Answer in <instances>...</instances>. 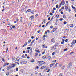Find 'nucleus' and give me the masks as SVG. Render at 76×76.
<instances>
[{
  "mask_svg": "<svg viewBox=\"0 0 76 76\" xmlns=\"http://www.w3.org/2000/svg\"><path fill=\"white\" fill-rule=\"evenodd\" d=\"M63 18L65 19H66V15L64 14L63 15Z\"/></svg>",
  "mask_w": 76,
  "mask_h": 76,
  "instance_id": "a878e982",
  "label": "nucleus"
},
{
  "mask_svg": "<svg viewBox=\"0 0 76 76\" xmlns=\"http://www.w3.org/2000/svg\"><path fill=\"white\" fill-rule=\"evenodd\" d=\"M21 57H22V58H25V56H24V55H22L21 56Z\"/></svg>",
  "mask_w": 76,
  "mask_h": 76,
  "instance_id": "b1692460",
  "label": "nucleus"
},
{
  "mask_svg": "<svg viewBox=\"0 0 76 76\" xmlns=\"http://www.w3.org/2000/svg\"><path fill=\"white\" fill-rule=\"evenodd\" d=\"M72 8L74 9H75V7H73V5L72 6Z\"/></svg>",
  "mask_w": 76,
  "mask_h": 76,
  "instance_id": "37998d69",
  "label": "nucleus"
},
{
  "mask_svg": "<svg viewBox=\"0 0 76 76\" xmlns=\"http://www.w3.org/2000/svg\"><path fill=\"white\" fill-rule=\"evenodd\" d=\"M56 46H58V43H56Z\"/></svg>",
  "mask_w": 76,
  "mask_h": 76,
  "instance_id": "e433bc0d",
  "label": "nucleus"
},
{
  "mask_svg": "<svg viewBox=\"0 0 76 76\" xmlns=\"http://www.w3.org/2000/svg\"><path fill=\"white\" fill-rule=\"evenodd\" d=\"M34 59H32L31 61L32 63H33V62H34Z\"/></svg>",
  "mask_w": 76,
  "mask_h": 76,
  "instance_id": "8fccbe9b",
  "label": "nucleus"
},
{
  "mask_svg": "<svg viewBox=\"0 0 76 76\" xmlns=\"http://www.w3.org/2000/svg\"><path fill=\"white\" fill-rule=\"evenodd\" d=\"M57 64H58V63H56L55 65V66L56 67H57Z\"/></svg>",
  "mask_w": 76,
  "mask_h": 76,
  "instance_id": "6ab92c4d",
  "label": "nucleus"
},
{
  "mask_svg": "<svg viewBox=\"0 0 76 76\" xmlns=\"http://www.w3.org/2000/svg\"><path fill=\"white\" fill-rule=\"evenodd\" d=\"M46 68V66H43L42 67H41L40 68V69L41 70H42V69H45Z\"/></svg>",
  "mask_w": 76,
  "mask_h": 76,
  "instance_id": "9d476101",
  "label": "nucleus"
},
{
  "mask_svg": "<svg viewBox=\"0 0 76 76\" xmlns=\"http://www.w3.org/2000/svg\"><path fill=\"white\" fill-rule=\"evenodd\" d=\"M23 64H26V63H27V61H24L23 62Z\"/></svg>",
  "mask_w": 76,
  "mask_h": 76,
  "instance_id": "a211bd4d",
  "label": "nucleus"
},
{
  "mask_svg": "<svg viewBox=\"0 0 76 76\" xmlns=\"http://www.w3.org/2000/svg\"><path fill=\"white\" fill-rule=\"evenodd\" d=\"M30 18H31V19L32 20L33 19H34V16H31L30 17Z\"/></svg>",
  "mask_w": 76,
  "mask_h": 76,
  "instance_id": "cd10ccee",
  "label": "nucleus"
},
{
  "mask_svg": "<svg viewBox=\"0 0 76 76\" xmlns=\"http://www.w3.org/2000/svg\"><path fill=\"white\" fill-rule=\"evenodd\" d=\"M62 42H64V41H65V40L64 39H63L62 40Z\"/></svg>",
  "mask_w": 76,
  "mask_h": 76,
  "instance_id": "de8ad7c7",
  "label": "nucleus"
},
{
  "mask_svg": "<svg viewBox=\"0 0 76 76\" xmlns=\"http://www.w3.org/2000/svg\"><path fill=\"white\" fill-rule=\"evenodd\" d=\"M67 49L66 48V49H64V51H67Z\"/></svg>",
  "mask_w": 76,
  "mask_h": 76,
  "instance_id": "79ce46f5",
  "label": "nucleus"
},
{
  "mask_svg": "<svg viewBox=\"0 0 76 76\" xmlns=\"http://www.w3.org/2000/svg\"><path fill=\"white\" fill-rule=\"evenodd\" d=\"M35 51L36 52H38L39 53V51L38 50V48H37L35 50Z\"/></svg>",
  "mask_w": 76,
  "mask_h": 76,
  "instance_id": "2eb2a0df",
  "label": "nucleus"
},
{
  "mask_svg": "<svg viewBox=\"0 0 76 76\" xmlns=\"http://www.w3.org/2000/svg\"><path fill=\"white\" fill-rule=\"evenodd\" d=\"M52 63H56V60H53L52 61Z\"/></svg>",
  "mask_w": 76,
  "mask_h": 76,
  "instance_id": "5701e85b",
  "label": "nucleus"
},
{
  "mask_svg": "<svg viewBox=\"0 0 76 76\" xmlns=\"http://www.w3.org/2000/svg\"><path fill=\"white\" fill-rule=\"evenodd\" d=\"M15 62L16 63H17L18 64V65H19V63H19V61H18L17 60L15 61Z\"/></svg>",
  "mask_w": 76,
  "mask_h": 76,
  "instance_id": "f8f14e48",
  "label": "nucleus"
},
{
  "mask_svg": "<svg viewBox=\"0 0 76 76\" xmlns=\"http://www.w3.org/2000/svg\"><path fill=\"white\" fill-rule=\"evenodd\" d=\"M36 55H38V53H35V55L36 56Z\"/></svg>",
  "mask_w": 76,
  "mask_h": 76,
  "instance_id": "e2e57ef3",
  "label": "nucleus"
},
{
  "mask_svg": "<svg viewBox=\"0 0 76 76\" xmlns=\"http://www.w3.org/2000/svg\"><path fill=\"white\" fill-rule=\"evenodd\" d=\"M31 39L29 40H28V42H29V43L31 42Z\"/></svg>",
  "mask_w": 76,
  "mask_h": 76,
  "instance_id": "0e129e2a",
  "label": "nucleus"
},
{
  "mask_svg": "<svg viewBox=\"0 0 76 76\" xmlns=\"http://www.w3.org/2000/svg\"><path fill=\"white\" fill-rule=\"evenodd\" d=\"M50 69H48L47 71V73H49V72H50Z\"/></svg>",
  "mask_w": 76,
  "mask_h": 76,
  "instance_id": "3c124183",
  "label": "nucleus"
},
{
  "mask_svg": "<svg viewBox=\"0 0 76 76\" xmlns=\"http://www.w3.org/2000/svg\"><path fill=\"white\" fill-rule=\"evenodd\" d=\"M65 3L64 1H62L60 4V5H62V6H64V5Z\"/></svg>",
  "mask_w": 76,
  "mask_h": 76,
  "instance_id": "7ed1b4c3",
  "label": "nucleus"
},
{
  "mask_svg": "<svg viewBox=\"0 0 76 76\" xmlns=\"http://www.w3.org/2000/svg\"><path fill=\"white\" fill-rule=\"evenodd\" d=\"M50 16H53V13H50Z\"/></svg>",
  "mask_w": 76,
  "mask_h": 76,
  "instance_id": "ea45409f",
  "label": "nucleus"
},
{
  "mask_svg": "<svg viewBox=\"0 0 76 76\" xmlns=\"http://www.w3.org/2000/svg\"><path fill=\"white\" fill-rule=\"evenodd\" d=\"M16 71H18V68H16Z\"/></svg>",
  "mask_w": 76,
  "mask_h": 76,
  "instance_id": "bf43d9fd",
  "label": "nucleus"
},
{
  "mask_svg": "<svg viewBox=\"0 0 76 76\" xmlns=\"http://www.w3.org/2000/svg\"><path fill=\"white\" fill-rule=\"evenodd\" d=\"M72 67V63H70L67 66V68L68 69H70V68H71Z\"/></svg>",
  "mask_w": 76,
  "mask_h": 76,
  "instance_id": "f03ea898",
  "label": "nucleus"
},
{
  "mask_svg": "<svg viewBox=\"0 0 76 76\" xmlns=\"http://www.w3.org/2000/svg\"><path fill=\"white\" fill-rule=\"evenodd\" d=\"M65 68V66L64 65L61 67V69H62V70H64V69Z\"/></svg>",
  "mask_w": 76,
  "mask_h": 76,
  "instance_id": "f3484780",
  "label": "nucleus"
},
{
  "mask_svg": "<svg viewBox=\"0 0 76 76\" xmlns=\"http://www.w3.org/2000/svg\"><path fill=\"white\" fill-rule=\"evenodd\" d=\"M54 38H53L51 40V42H53V43H54V42H55V41H54Z\"/></svg>",
  "mask_w": 76,
  "mask_h": 76,
  "instance_id": "6e6552de",
  "label": "nucleus"
},
{
  "mask_svg": "<svg viewBox=\"0 0 76 76\" xmlns=\"http://www.w3.org/2000/svg\"><path fill=\"white\" fill-rule=\"evenodd\" d=\"M53 10H56V8H53Z\"/></svg>",
  "mask_w": 76,
  "mask_h": 76,
  "instance_id": "13d9d810",
  "label": "nucleus"
},
{
  "mask_svg": "<svg viewBox=\"0 0 76 76\" xmlns=\"http://www.w3.org/2000/svg\"><path fill=\"white\" fill-rule=\"evenodd\" d=\"M12 60H16V57H13L12 58Z\"/></svg>",
  "mask_w": 76,
  "mask_h": 76,
  "instance_id": "dca6fc26",
  "label": "nucleus"
},
{
  "mask_svg": "<svg viewBox=\"0 0 76 76\" xmlns=\"http://www.w3.org/2000/svg\"><path fill=\"white\" fill-rule=\"evenodd\" d=\"M2 61H3V62H5V60H4V59H3V58H2Z\"/></svg>",
  "mask_w": 76,
  "mask_h": 76,
  "instance_id": "4c0bfd02",
  "label": "nucleus"
},
{
  "mask_svg": "<svg viewBox=\"0 0 76 76\" xmlns=\"http://www.w3.org/2000/svg\"><path fill=\"white\" fill-rule=\"evenodd\" d=\"M66 23H67V22L66 21H64V25H66Z\"/></svg>",
  "mask_w": 76,
  "mask_h": 76,
  "instance_id": "a19ab883",
  "label": "nucleus"
},
{
  "mask_svg": "<svg viewBox=\"0 0 76 76\" xmlns=\"http://www.w3.org/2000/svg\"><path fill=\"white\" fill-rule=\"evenodd\" d=\"M35 39H34L32 41V42L31 43V44H33V43H34V42H35Z\"/></svg>",
  "mask_w": 76,
  "mask_h": 76,
  "instance_id": "c85d7f7f",
  "label": "nucleus"
},
{
  "mask_svg": "<svg viewBox=\"0 0 76 76\" xmlns=\"http://www.w3.org/2000/svg\"><path fill=\"white\" fill-rule=\"evenodd\" d=\"M30 55H32V51H30Z\"/></svg>",
  "mask_w": 76,
  "mask_h": 76,
  "instance_id": "72a5a7b5",
  "label": "nucleus"
},
{
  "mask_svg": "<svg viewBox=\"0 0 76 76\" xmlns=\"http://www.w3.org/2000/svg\"><path fill=\"white\" fill-rule=\"evenodd\" d=\"M68 41V39H66V40H65V42H67V41Z\"/></svg>",
  "mask_w": 76,
  "mask_h": 76,
  "instance_id": "774afa93",
  "label": "nucleus"
},
{
  "mask_svg": "<svg viewBox=\"0 0 76 76\" xmlns=\"http://www.w3.org/2000/svg\"><path fill=\"white\" fill-rule=\"evenodd\" d=\"M55 64V63H52L50 65V67H53V66H54V65Z\"/></svg>",
  "mask_w": 76,
  "mask_h": 76,
  "instance_id": "423d86ee",
  "label": "nucleus"
},
{
  "mask_svg": "<svg viewBox=\"0 0 76 76\" xmlns=\"http://www.w3.org/2000/svg\"><path fill=\"white\" fill-rule=\"evenodd\" d=\"M42 54H44L45 53V52H42Z\"/></svg>",
  "mask_w": 76,
  "mask_h": 76,
  "instance_id": "680f3d73",
  "label": "nucleus"
},
{
  "mask_svg": "<svg viewBox=\"0 0 76 76\" xmlns=\"http://www.w3.org/2000/svg\"><path fill=\"white\" fill-rule=\"evenodd\" d=\"M42 58H43V59H45L47 58L45 56H44L43 57H42Z\"/></svg>",
  "mask_w": 76,
  "mask_h": 76,
  "instance_id": "7c9ffc66",
  "label": "nucleus"
},
{
  "mask_svg": "<svg viewBox=\"0 0 76 76\" xmlns=\"http://www.w3.org/2000/svg\"><path fill=\"white\" fill-rule=\"evenodd\" d=\"M56 18H59V15H56Z\"/></svg>",
  "mask_w": 76,
  "mask_h": 76,
  "instance_id": "58836bf2",
  "label": "nucleus"
},
{
  "mask_svg": "<svg viewBox=\"0 0 76 76\" xmlns=\"http://www.w3.org/2000/svg\"><path fill=\"white\" fill-rule=\"evenodd\" d=\"M30 51H32V48H31V49H30Z\"/></svg>",
  "mask_w": 76,
  "mask_h": 76,
  "instance_id": "49530a36",
  "label": "nucleus"
},
{
  "mask_svg": "<svg viewBox=\"0 0 76 76\" xmlns=\"http://www.w3.org/2000/svg\"><path fill=\"white\" fill-rule=\"evenodd\" d=\"M16 65V64H12L10 66L11 67V68H12V67H15Z\"/></svg>",
  "mask_w": 76,
  "mask_h": 76,
  "instance_id": "f257e3e1",
  "label": "nucleus"
},
{
  "mask_svg": "<svg viewBox=\"0 0 76 76\" xmlns=\"http://www.w3.org/2000/svg\"><path fill=\"white\" fill-rule=\"evenodd\" d=\"M59 20L58 19H57L56 20V22H58Z\"/></svg>",
  "mask_w": 76,
  "mask_h": 76,
  "instance_id": "603ef678",
  "label": "nucleus"
},
{
  "mask_svg": "<svg viewBox=\"0 0 76 76\" xmlns=\"http://www.w3.org/2000/svg\"><path fill=\"white\" fill-rule=\"evenodd\" d=\"M30 49H31V47L27 48V50H29Z\"/></svg>",
  "mask_w": 76,
  "mask_h": 76,
  "instance_id": "5fc2aeb1",
  "label": "nucleus"
},
{
  "mask_svg": "<svg viewBox=\"0 0 76 76\" xmlns=\"http://www.w3.org/2000/svg\"><path fill=\"white\" fill-rule=\"evenodd\" d=\"M7 49L6 50V53L7 52V51H8V48H7Z\"/></svg>",
  "mask_w": 76,
  "mask_h": 76,
  "instance_id": "052dcab7",
  "label": "nucleus"
},
{
  "mask_svg": "<svg viewBox=\"0 0 76 76\" xmlns=\"http://www.w3.org/2000/svg\"><path fill=\"white\" fill-rule=\"evenodd\" d=\"M55 54V52H53V53H52V56L54 55Z\"/></svg>",
  "mask_w": 76,
  "mask_h": 76,
  "instance_id": "c03bdc74",
  "label": "nucleus"
},
{
  "mask_svg": "<svg viewBox=\"0 0 76 76\" xmlns=\"http://www.w3.org/2000/svg\"><path fill=\"white\" fill-rule=\"evenodd\" d=\"M35 13V11H34V10H33L32 11H31V13L32 14H34V13Z\"/></svg>",
  "mask_w": 76,
  "mask_h": 76,
  "instance_id": "4be33fe9",
  "label": "nucleus"
},
{
  "mask_svg": "<svg viewBox=\"0 0 76 76\" xmlns=\"http://www.w3.org/2000/svg\"><path fill=\"white\" fill-rule=\"evenodd\" d=\"M22 17H20V22H22Z\"/></svg>",
  "mask_w": 76,
  "mask_h": 76,
  "instance_id": "c756f323",
  "label": "nucleus"
},
{
  "mask_svg": "<svg viewBox=\"0 0 76 76\" xmlns=\"http://www.w3.org/2000/svg\"><path fill=\"white\" fill-rule=\"evenodd\" d=\"M69 7V6H68V4L66 5H65V9L66 10H67L68 9V7Z\"/></svg>",
  "mask_w": 76,
  "mask_h": 76,
  "instance_id": "0eeeda50",
  "label": "nucleus"
},
{
  "mask_svg": "<svg viewBox=\"0 0 76 76\" xmlns=\"http://www.w3.org/2000/svg\"><path fill=\"white\" fill-rule=\"evenodd\" d=\"M70 26L71 27H73V24H71L70 25Z\"/></svg>",
  "mask_w": 76,
  "mask_h": 76,
  "instance_id": "412c9836",
  "label": "nucleus"
},
{
  "mask_svg": "<svg viewBox=\"0 0 76 76\" xmlns=\"http://www.w3.org/2000/svg\"><path fill=\"white\" fill-rule=\"evenodd\" d=\"M10 69H11V67L10 66V65L8 66H7V70H9Z\"/></svg>",
  "mask_w": 76,
  "mask_h": 76,
  "instance_id": "39448f33",
  "label": "nucleus"
},
{
  "mask_svg": "<svg viewBox=\"0 0 76 76\" xmlns=\"http://www.w3.org/2000/svg\"><path fill=\"white\" fill-rule=\"evenodd\" d=\"M50 19H51V18L49 17L48 18V20H50Z\"/></svg>",
  "mask_w": 76,
  "mask_h": 76,
  "instance_id": "864d4df0",
  "label": "nucleus"
},
{
  "mask_svg": "<svg viewBox=\"0 0 76 76\" xmlns=\"http://www.w3.org/2000/svg\"><path fill=\"white\" fill-rule=\"evenodd\" d=\"M27 44H28V42H26L24 44V45L23 46V48L24 47H25L26 45H27Z\"/></svg>",
  "mask_w": 76,
  "mask_h": 76,
  "instance_id": "1a4fd4ad",
  "label": "nucleus"
},
{
  "mask_svg": "<svg viewBox=\"0 0 76 76\" xmlns=\"http://www.w3.org/2000/svg\"><path fill=\"white\" fill-rule=\"evenodd\" d=\"M18 58H16V61H18V62H19V59Z\"/></svg>",
  "mask_w": 76,
  "mask_h": 76,
  "instance_id": "393cba45",
  "label": "nucleus"
},
{
  "mask_svg": "<svg viewBox=\"0 0 76 76\" xmlns=\"http://www.w3.org/2000/svg\"><path fill=\"white\" fill-rule=\"evenodd\" d=\"M52 49L53 50H56V45H54L52 47Z\"/></svg>",
  "mask_w": 76,
  "mask_h": 76,
  "instance_id": "9b49d317",
  "label": "nucleus"
},
{
  "mask_svg": "<svg viewBox=\"0 0 76 76\" xmlns=\"http://www.w3.org/2000/svg\"><path fill=\"white\" fill-rule=\"evenodd\" d=\"M56 8H58V5H56Z\"/></svg>",
  "mask_w": 76,
  "mask_h": 76,
  "instance_id": "09e8293b",
  "label": "nucleus"
},
{
  "mask_svg": "<svg viewBox=\"0 0 76 76\" xmlns=\"http://www.w3.org/2000/svg\"><path fill=\"white\" fill-rule=\"evenodd\" d=\"M34 37L33 36H31V38L32 39H34Z\"/></svg>",
  "mask_w": 76,
  "mask_h": 76,
  "instance_id": "338daca9",
  "label": "nucleus"
},
{
  "mask_svg": "<svg viewBox=\"0 0 76 76\" xmlns=\"http://www.w3.org/2000/svg\"><path fill=\"white\" fill-rule=\"evenodd\" d=\"M6 65H7V63H5V64L3 65V67H4L6 66Z\"/></svg>",
  "mask_w": 76,
  "mask_h": 76,
  "instance_id": "473e14b6",
  "label": "nucleus"
},
{
  "mask_svg": "<svg viewBox=\"0 0 76 76\" xmlns=\"http://www.w3.org/2000/svg\"><path fill=\"white\" fill-rule=\"evenodd\" d=\"M9 74V72H7L6 73V75H7V76H8Z\"/></svg>",
  "mask_w": 76,
  "mask_h": 76,
  "instance_id": "aec40b11",
  "label": "nucleus"
},
{
  "mask_svg": "<svg viewBox=\"0 0 76 76\" xmlns=\"http://www.w3.org/2000/svg\"><path fill=\"white\" fill-rule=\"evenodd\" d=\"M39 76H42V75H41V73H39Z\"/></svg>",
  "mask_w": 76,
  "mask_h": 76,
  "instance_id": "c9c22d12",
  "label": "nucleus"
},
{
  "mask_svg": "<svg viewBox=\"0 0 76 76\" xmlns=\"http://www.w3.org/2000/svg\"><path fill=\"white\" fill-rule=\"evenodd\" d=\"M71 44L72 45H75V43L74 42H72L71 43Z\"/></svg>",
  "mask_w": 76,
  "mask_h": 76,
  "instance_id": "f704fd0d",
  "label": "nucleus"
},
{
  "mask_svg": "<svg viewBox=\"0 0 76 76\" xmlns=\"http://www.w3.org/2000/svg\"><path fill=\"white\" fill-rule=\"evenodd\" d=\"M31 11H32V10H27V12H31Z\"/></svg>",
  "mask_w": 76,
  "mask_h": 76,
  "instance_id": "bb28decb",
  "label": "nucleus"
},
{
  "mask_svg": "<svg viewBox=\"0 0 76 76\" xmlns=\"http://www.w3.org/2000/svg\"><path fill=\"white\" fill-rule=\"evenodd\" d=\"M20 71L22 72V73H23V69H21L20 70Z\"/></svg>",
  "mask_w": 76,
  "mask_h": 76,
  "instance_id": "a18cd8bd",
  "label": "nucleus"
},
{
  "mask_svg": "<svg viewBox=\"0 0 76 76\" xmlns=\"http://www.w3.org/2000/svg\"><path fill=\"white\" fill-rule=\"evenodd\" d=\"M73 53H74V52H72L70 53V54H73Z\"/></svg>",
  "mask_w": 76,
  "mask_h": 76,
  "instance_id": "4d7b16f0",
  "label": "nucleus"
},
{
  "mask_svg": "<svg viewBox=\"0 0 76 76\" xmlns=\"http://www.w3.org/2000/svg\"><path fill=\"white\" fill-rule=\"evenodd\" d=\"M61 9L63 10L64 9V7H62L61 8Z\"/></svg>",
  "mask_w": 76,
  "mask_h": 76,
  "instance_id": "69168bd1",
  "label": "nucleus"
},
{
  "mask_svg": "<svg viewBox=\"0 0 76 76\" xmlns=\"http://www.w3.org/2000/svg\"><path fill=\"white\" fill-rule=\"evenodd\" d=\"M59 20H60V21H62V20H63L64 19L63 18H60L59 19Z\"/></svg>",
  "mask_w": 76,
  "mask_h": 76,
  "instance_id": "2f4dec72",
  "label": "nucleus"
},
{
  "mask_svg": "<svg viewBox=\"0 0 76 76\" xmlns=\"http://www.w3.org/2000/svg\"><path fill=\"white\" fill-rule=\"evenodd\" d=\"M42 46L44 48H47V46H45V44H44Z\"/></svg>",
  "mask_w": 76,
  "mask_h": 76,
  "instance_id": "20e7f679",
  "label": "nucleus"
},
{
  "mask_svg": "<svg viewBox=\"0 0 76 76\" xmlns=\"http://www.w3.org/2000/svg\"><path fill=\"white\" fill-rule=\"evenodd\" d=\"M39 62L42 64H44L45 63V62L42 61H40Z\"/></svg>",
  "mask_w": 76,
  "mask_h": 76,
  "instance_id": "4468645a",
  "label": "nucleus"
},
{
  "mask_svg": "<svg viewBox=\"0 0 76 76\" xmlns=\"http://www.w3.org/2000/svg\"><path fill=\"white\" fill-rule=\"evenodd\" d=\"M47 58H48V60H50V59H51V56H48Z\"/></svg>",
  "mask_w": 76,
  "mask_h": 76,
  "instance_id": "ddd939ff",
  "label": "nucleus"
},
{
  "mask_svg": "<svg viewBox=\"0 0 76 76\" xmlns=\"http://www.w3.org/2000/svg\"><path fill=\"white\" fill-rule=\"evenodd\" d=\"M61 44H64V42H61Z\"/></svg>",
  "mask_w": 76,
  "mask_h": 76,
  "instance_id": "6e6d98bb",
  "label": "nucleus"
}]
</instances>
